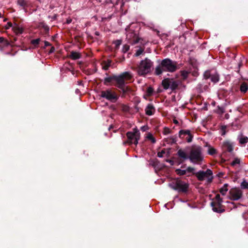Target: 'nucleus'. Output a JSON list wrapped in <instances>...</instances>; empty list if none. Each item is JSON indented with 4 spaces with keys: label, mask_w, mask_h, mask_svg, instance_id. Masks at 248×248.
<instances>
[{
    "label": "nucleus",
    "mask_w": 248,
    "mask_h": 248,
    "mask_svg": "<svg viewBox=\"0 0 248 248\" xmlns=\"http://www.w3.org/2000/svg\"><path fill=\"white\" fill-rule=\"evenodd\" d=\"M3 43L5 46H8L9 42L8 40H5L3 37H0V43Z\"/></svg>",
    "instance_id": "obj_33"
},
{
    "label": "nucleus",
    "mask_w": 248,
    "mask_h": 248,
    "mask_svg": "<svg viewBox=\"0 0 248 248\" xmlns=\"http://www.w3.org/2000/svg\"><path fill=\"white\" fill-rule=\"evenodd\" d=\"M179 137L182 139H185L187 142H191L192 141L193 135L189 130L182 129L179 132Z\"/></svg>",
    "instance_id": "obj_11"
},
{
    "label": "nucleus",
    "mask_w": 248,
    "mask_h": 248,
    "mask_svg": "<svg viewBox=\"0 0 248 248\" xmlns=\"http://www.w3.org/2000/svg\"><path fill=\"white\" fill-rule=\"evenodd\" d=\"M130 46L128 45H124L123 47L122 51L124 53H126L129 49Z\"/></svg>",
    "instance_id": "obj_36"
},
{
    "label": "nucleus",
    "mask_w": 248,
    "mask_h": 248,
    "mask_svg": "<svg viewBox=\"0 0 248 248\" xmlns=\"http://www.w3.org/2000/svg\"><path fill=\"white\" fill-rule=\"evenodd\" d=\"M178 69L177 62L169 58L162 60L155 71V74L159 76L164 72H174Z\"/></svg>",
    "instance_id": "obj_3"
},
{
    "label": "nucleus",
    "mask_w": 248,
    "mask_h": 248,
    "mask_svg": "<svg viewBox=\"0 0 248 248\" xmlns=\"http://www.w3.org/2000/svg\"><path fill=\"white\" fill-rule=\"evenodd\" d=\"M248 142V138L246 136L241 137L239 140L240 143L243 144Z\"/></svg>",
    "instance_id": "obj_29"
},
{
    "label": "nucleus",
    "mask_w": 248,
    "mask_h": 248,
    "mask_svg": "<svg viewBox=\"0 0 248 248\" xmlns=\"http://www.w3.org/2000/svg\"><path fill=\"white\" fill-rule=\"evenodd\" d=\"M104 61L106 62V63H108V65H109V66H110L111 64L112 63V61L111 60L108 59L107 61Z\"/></svg>",
    "instance_id": "obj_51"
},
{
    "label": "nucleus",
    "mask_w": 248,
    "mask_h": 248,
    "mask_svg": "<svg viewBox=\"0 0 248 248\" xmlns=\"http://www.w3.org/2000/svg\"><path fill=\"white\" fill-rule=\"evenodd\" d=\"M13 27V26L12 23L11 22H9L7 23V25L5 26V29H8L10 27Z\"/></svg>",
    "instance_id": "obj_45"
},
{
    "label": "nucleus",
    "mask_w": 248,
    "mask_h": 248,
    "mask_svg": "<svg viewBox=\"0 0 248 248\" xmlns=\"http://www.w3.org/2000/svg\"><path fill=\"white\" fill-rule=\"evenodd\" d=\"M171 132V130L170 128H169L168 127H165L163 129V133L164 135H167V134L170 133Z\"/></svg>",
    "instance_id": "obj_34"
},
{
    "label": "nucleus",
    "mask_w": 248,
    "mask_h": 248,
    "mask_svg": "<svg viewBox=\"0 0 248 248\" xmlns=\"http://www.w3.org/2000/svg\"><path fill=\"white\" fill-rule=\"evenodd\" d=\"M95 34L96 35V36H99L100 35V33L98 31H95Z\"/></svg>",
    "instance_id": "obj_56"
},
{
    "label": "nucleus",
    "mask_w": 248,
    "mask_h": 248,
    "mask_svg": "<svg viewBox=\"0 0 248 248\" xmlns=\"http://www.w3.org/2000/svg\"><path fill=\"white\" fill-rule=\"evenodd\" d=\"M44 43H45V46L43 47V48H44V49L46 48V46H51V44L49 42H47L46 41H45L44 42Z\"/></svg>",
    "instance_id": "obj_46"
},
{
    "label": "nucleus",
    "mask_w": 248,
    "mask_h": 248,
    "mask_svg": "<svg viewBox=\"0 0 248 248\" xmlns=\"http://www.w3.org/2000/svg\"><path fill=\"white\" fill-rule=\"evenodd\" d=\"M228 186L229 185L228 184H225L223 186L219 189V192L222 195H225L226 194L227 191L228 190Z\"/></svg>",
    "instance_id": "obj_23"
},
{
    "label": "nucleus",
    "mask_w": 248,
    "mask_h": 248,
    "mask_svg": "<svg viewBox=\"0 0 248 248\" xmlns=\"http://www.w3.org/2000/svg\"><path fill=\"white\" fill-rule=\"evenodd\" d=\"M226 126L225 125H223L221 126V131H222V134H221V135L223 136L224 135H225L226 134Z\"/></svg>",
    "instance_id": "obj_43"
},
{
    "label": "nucleus",
    "mask_w": 248,
    "mask_h": 248,
    "mask_svg": "<svg viewBox=\"0 0 248 248\" xmlns=\"http://www.w3.org/2000/svg\"><path fill=\"white\" fill-rule=\"evenodd\" d=\"M176 173L177 175H179L180 176H182L184 175H185L186 172V170H183L180 169H178L175 170Z\"/></svg>",
    "instance_id": "obj_28"
},
{
    "label": "nucleus",
    "mask_w": 248,
    "mask_h": 248,
    "mask_svg": "<svg viewBox=\"0 0 248 248\" xmlns=\"http://www.w3.org/2000/svg\"><path fill=\"white\" fill-rule=\"evenodd\" d=\"M18 19V16H14V26L12 28V30L16 35L22 34L23 32L24 29V27L22 24L20 22L17 23Z\"/></svg>",
    "instance_id": "obj_10"
},
{
    "label": "nucleus",
    "mask_w": 248,
    "mask_h": 248,
    "mask_svg": "<svg viewBox=\"0 0 248 248\" xmlns=\"http://www.w3.org/2000/svg\"><path fill=\"white\" fill-rule=\"evenodd\" d=\"M100 96L112 102H115L118 99L116 93L110 89L101 92Z\"/></svg>",
    "instance_id": "obj_8"
},
{
    "label": "nucleus",
    "mask_w": 248,
    "mask_h": 248,
    "mask_svg": "<svg viewBox=\"0 0 248 248\" xmlns=\"http://www.w3.org/2000/svg\"><path fill=\"white\" fill-rule=\"evenodd\" d=\"M173 122L174 124H179L178 121L176 119H175L173 120Z\"/></svg>",
    "instance_id": "obj_53"
},
{
    "label": "nucleus",
    "mask_w": 248,
    "mask_h": 248,
    "mask_svg": "<svg viewBox=\"0 0 248 248\" xmlns=\"http://www.w3.org/2000/svg\"><path fill=\"white\" fill-rule=\"evenodd\" d=\"M164 140L168 144H172L176 143L177 141V137L176 135H175L170 138H166Z\"/></svg>",
    "instance_id": "obj_19"
},
{
    "label": "nucleus",
    "mask_w": 248,
    "mask_h": 248,
    "mask_svg": "<svg viewBox=\"0 0 248 248\" xmlns=\"http://www.w3.org/2000/svg\"><path fill=\"white\" fill-rule=\"evenodd\" d=\"M248 90V84L245 82L242 83L241 84L240 87V91L242 93H245L247 92Z\"/></svg>",
    "instance_id": "obj_22"
},
{
    "label": "nucleus",
    "mask_w": 248,
    "mask_h": 248,
    "mask_svg": "<svg viewBox=\"0 0 248 248\" xmlns=\"http://www.w3.org/2000/svg\"><path fill=\"white\" fill-rule=\"evenodd\" d=\"M176 155L178 158H176V160L179 164L183 163L187 159H189L191 163L201 164L203 159L202 149L199 146H192L189 155L182 149L178 150Z\"/></svg>",
    "instance_id": "obj_2"
},
{
    "label": "nucleus",
    "mask_w": 248,
    "mask_h": 248,
    "mask_svg": "<svg viewBox=\"0 0 248 248\" xmlns=\"http://www.w3.org/2000/svg\"><path fill=\"white\" fill-rule=\"evenodd\" d=\"M222 202H211V206L213 211L218 213H222L225 212L224 206L222 205Z\"/></svg>",
    "instance_id": "obj_13"
},
{
    "label": "nucleus",
    "mask_w": 248,
    "mask_h": 248,
    "mask_svg": "<svg viewBox=\"0 0 248 248\" xmlns=\"http://www.w3.org/2000/svg\"><path fill=\"white\" fill-rule=\"evenodd\" d=\"M219 109L220 110V112L221 113H223L224 112V109L223 108H219Z\"/></svg>",
    "instance_id": "obj_55"
},
{
    "label": "nucleus",
    "mask_w": 248,
    "mask_h": 248,
    "mask_svg": "<svg viewBox=\"0 0 248 248\" xmlns=\"http://www.w3.org/2000/svg\"><path fill=\"white\" fill-rule=\"evenodd\" d=\"M211 74H210V72L206 71L204 74V77L205 79H208L211 78Z\"/></svg>",
    "instance_id": "obj_39"
},
{
    "label": "nucleus",
    "mask_w": 248,
    "mask_h": 248,
    "mask_svg": "<svg viewBox=\"0 0 248 248\" xmlns=\"http://www.w3.org/2000/svg\"><path fill=\"white\" fill-rule=\"evenodd\" d=\"M18 3L21 6H25L27 3L26 0H18Z\"/></svg>",
    "instance_id": "obj_37"
},
{
    "label": "nucleus",
    "mask_w": 248,
    "mask_h": 248,
    "mask_svg": "<svg viewBox=\"0 0 248 248\" xmlns=\"http://www.w3.org/2000/svg\"><path fill=\"white\" fill-rule=\"evenodd\" d=\"M165 153V151L162 150L161 152H158L157 153V156L159 157H163V154H164Z\"/></svg>",
    "instance_id": "obj_44"
},
{
    "label": "nucleus",
    "mask_w": 248,
    "mask_h": 248,
    "mask_svg": "<svg viewBox=\"0 0 248 248\" xmlns=\"http://www.w3.org/2000/svg\"><path fill=\"white\" fill-rule=\"evenodd\" d=\"M113 44L115 45V49L117 50L119 48L120 46L122 44V40H116L114 41H113Z\"/></svg>",
    "instance_id": "obj_27"
},
{
    "label": "nucleus",
    "mask_w": 248,
    "mask_h": 248,
    "mask_svg": "<svg viewBox=\"0 0 248 248\" xmlns=\"http://www.w3.org/2000/svg\"><path fill=\"white\" fill-rule=\"evenodd\" d=\"M111 17V16H109V18L110 19Z\"/></svg>",
    "instance_id": "obj_60"
},
{
    "label": "nucleus",
    "mask_w": 248,
    "mask_h": 248,
    "mask_svg": "<svg viewBox=\"0 0 248 248\" xmlns=\"http://www.w3.org/2000/svg\"><path fill=\"white\" fill-rule=\"evenodd\" d=\"M181 75L184 79H186L188 76V72L186 71H182L181 72Z\"/></svg>",
    "instance_id": "obj_40"
},
{
    "label": "nucleus",
    "mask_w": 248,
    "mask_h": 248,
    "mask_svg": "<svg viewBox=\"0 0 248 248\" xmlns=\"http://www.w3.org/2000/svg\"><path fill=\"white\" fill-rule=\"evenodd\" d=\"M207 178H208L207 182L209 183H211L212 182V181H213V176L212 175L208 176V177H207Z\"/></svg>",
    "instance_id": "obj_47"
},
{
    "label": "nucleus",
    "mask_w": 248,
    "mask_h": 248,
    "mask_svg": "<svg viewBox=\"0 0 248 248\" xmlns=\"http://www.w3.org/2000/svg\"><path fill=\"white\" fill-rule=\"evenodd\" d=\"M152 165H153V166H155L154 163L152 164Z\"/></svg>",
    "instance_id": "obj_58"
},
{
    "label": "nucleus",
    "mask_w": 248,
    "mask_h": 248,
    "mask_svg": "<svg viewBox=\"0 0 248 248\" xmlns=\"http://www.w3.org/2000/svg\"><path fill=\"white\" fill-rule=\"evenodd\" d=\"M173 189L177 190L179 193H186L188 191L189 184L180 180L176 178L169 185Z\"/></svg>",
    "instance_id": "obj_6"
},
{
    "label": "nucleus",
    "mask_w": 248,
    "mask_h": 248,
    "mask_svg": "<svg viewBox=\"0 0 248 248\" xmlns=\"http://www.w3.org/2000/svg\"><path fill=\"white\" fill-rule=\"evenodd\" d=\"M53 18H53V19H55L56 18V16H53Z\"/></svg>",
    "instance_id": "obj_57"
},
{
    "label": "nucleus",
    "mask_w": 248,
    "mask_h": 248,
    "mask_svg": "<svg viewBox=\"0 0 248 248\" xmlns=\"http://www.w3.org/2000/svg\"><path fill=\"white\" fill-rule=\"evenodd\" d=\"M153 92L154 90L152 87H150L147 88V93L149 95H152L153 93Z\"/></svg>",
    "instance_id": "obj_41"
},
{
    "label": "nucleus",
    "mask_w": 248,
    "mask_h": 248,
    "mask_svg": "<svg viewBox=\"0 0 248 248\" xmlns=\"http://www.w3.org/2000/svg\"><path fill=\"white\" fill-rule=\"evenodd\" d=\"M240 163V160L238 158H235L233 161L231 163V165L232 166H234L236 164H239Z\"/></svg>",
    "instance_id": "obj_31"
},
{
    "label": "nucleus",
    "mask_w": 248,
    "mask_h": 248,
    "mask_svg": "<svg viewBox=\"0 0 248 248\" xmlns=\"http://www.w3.org/2000/svg\"><path fill=\"white\" fill-rule=\"evenodd\" d=\"M210 78L213 82L217 83L219 79V75L217 73L212 74Z\"/></svg>",
    "instance_id": "obj_21"
},
{
    "label": "nucleus",
    "mask_w": 248,
    "mask_h": 248,
    "mask_svg": "<svg viewBox=\"0 0 248 248\" xmlns=\"http://www.w3.org/2000/svg\"><path fill=\"white\" fill-rule=\"evenodd\" d=\"M0 16H1V14L0 13Z\"/></svg>",
    "instance_id": "obj_62"
},
{
    "label": "nucleus",
    "mask_w": 248,
    "mask_h": 248,
    "mask_svg": "<svg viewBox=\"0 0 248 248\" xmlns=\"http://www.w3.org/2000/svg\"><path fill=\"white\" fill-rule=\"evenodd\" d=\"M224 173H222V172H219L218 174H217V176L219 177H222Z\"/></svg>",
    "instance_id": "obj_54"
},
{
    "label": "nucleus",
    "mask_w": 248,
    "mask_h": 248,
    "mask_svg": "<svg viewBox=\"0 0 248 248\" xmlns=\"http://www.w3.org/2000/svg\"><path fill=\"white\" fill-rule=\"evenodd\" d=\"M101 65L102 66V69L105 70H108L110 67L109 65H108V63H106V62L103 61Z\"/></svg>",
    "instance_id": "obj_30"
},
{
    "label": "nucleus",
    "mask_w": 248,
    "mask_h": 248,
    "mask_svg": "<svg viewBox=\"0 0 248 248\" xmlns=\"http://www.w3.org/2000/svg\"><path fill=\"white\" fill-rule=\"evenodd\" d=\"M140 129L142 131H146L148 129V126L145 125L141 127Z\"/></svg>",
    "instance_id": "obj_49"
},
{
    "label": "nucleus",
    "mask_w": 248,
    "mask_h": 248,
    "mask_svg": "<svg viewBox=\"0 0 248 248\" xmlns=\"http://www.w3.org/2000/svg\"><path fill=\"white\" fill-rule=\"evenodd\" d=\"M145 110V113L147 115L151 116L155 113V109L153 104H149L146 107Z\"/></svg>",
    "instance_id": "obj_15"
},
{
    "label": "nucleus",
    "mask_w": 248,
    "mask_h": 248,
    "mask_svg": "<svg viewBox=\"0 0 248 248\" xmlns=\"http://www.w3.org/2000/svg\"><path fill=\"white\" fill-rule=\"evenodd\" d=\"M146 138L148 140H151V141L153 143H155L156 142L155 138L150 133H148Z\"/></svg>",
    "instance_id": "obj_26"
},
{
    "label": "nucleus",
    "mask_w": 248,
    "mask_h": 248,
    "mask_svg": "<svg viewBox=\"0 0 248 248\" xmlns=\"http://www.w3.org/2000/svg\"><path fill=\"white\" fill-rule=\"evenodd\" d=\"M230 199L233 201H237L241 198L242 192L238 188H232L229 191Z\"/></svg>",
    "instance_id": "obj_9"
},
{
    "label": "nucleus",
    "mask_w": 248,
    "mask_h": 248,
    "mask_svg": "<svg viewBox=\"0 0 248 248\" xmlns=\"http://www.w3.org/2000/svg\"><path fill=\"white\" fill-rule=\"evenodd\" d=\"M171 78H166L164 79L161 82L162 87L165 90H167L170 88Z\"/></svg>",
    "instance_id": "obj_17"
},
{
    "label": "nucleus",
    "mask_w": 248,
    "mask_h": 248,
    "mask_svg": "<svg viewBox=\"0 0 248 248\" xmlns=\"http://www.w3.org/2000/svg\"><path fill=\"white\" fill-rule=\"evenodd\" d=\"M154 62L149 58H146L140 61L137 67V72L139 76H145L151 72Z\"/></svg>",
    "instance_id": "obj_4"
},
{
    "label": "nucleus",
    "mask_w": 248,
    "mask_h": 248,
    "mask_svg": "<svg viewBox=\"0 0 248 248\" xmlns=\"http://www.w3.org/2000/svg\"><path fill=\"white\" fill-rule=\"evenodd\" d=\"M81 56V54L79 53L72 51L70 52L68 57L72 60H76L80 59Z\"/></svg>",
    "instance_id": "obj_18"
},
{
    "label": "nucleus",
    "mask_w": 248,
    "mask_h": 248,
    "mask_svg": "<svg viewBox=\"0 0 248 248\" xmlns=\"http://www.w3.org/2000/svg\"><path fill=\"white\" fill-rule=\"evenodd\" d=\"M38 27L40 28L43 29L44 30V32L46 34L48 33L49 30V27L47 25H46V24L45 22H41L39 23Z\"/></svg>",
    "instance_id": "obj_20"
},
{
    "label": "nucleus",
    "mask_w": 248,
    "mask_h": 248,
    "mask_svg": "<svg viewBox=\"0 0 248 248\" xmlns=\"http://www.w3.org/2000/svg\"><path fill=\"white\" fill-rule=\"evenodd\" d=\"M106 18H104V19H106ZM104 20V18H102V20Z\"/></svg>",
    "instance_id": "obj_61"
},
{
    "label": "nucleus",
    "mask_w": 248,
    "mask_h": 248,
    "mask_svg": "<svg viewBox=\"0 0 248 248\" xmlns=\"http://www.w3.org/2000/svg\"><path fill=\"white\" fill-rule=\"evenodd\" d=\"M133 76L130 72H124L119 75L112 74L109 77H106L104 79V84L108 85H113L121 90L123 95H124L131 91V89L125 84L126 81L130 80Z\"/></svg>",
    "instance_id": "obj_1"
},
{
    "label": "nucleus",
    "mask_w": 248,
    "mask_h": 248,
    "mask_svg": "<svg viewBox=\"0 0 248 248\" xmlns=\"http://www.w3.org/2000/svg\"><path fill=\"white\" fill-rule=\"evenodd\" d=\"M195 170V169L193 167H188L187 168L186 170V172H192L193 173H194L193 171H194Z\"/></svg>",
    "instance_id": "obj_42"
},
{
    "label": "nucleus",
    "mask_w": 248,
    "mask_h": 248,
    "mask_svg": "<svg viewBox=\"0 0 248 248\" xmlns=\"http://www.w3.org/2000/svg\"><path fill=\"white\" fill-rule=\"evenodd\" d=\"M72 22V19L70 18H68V19H67L66 20V23L67 24H70L71 22Z\"/></svg>",
    "instance_id": "obj_52"
},
{
    "label": "nucleus",
    "mask_w": 248,
    "mask_h": 248,
    "mask_svg": "<svg viewBox=\"0 0 248 248\" xmlns=\"http://www.w3.org/2000/svg\"><path fill=\"white\" fill-rule=\"evenodd\" d=\"M4 16H0V17H3Z\"/></svg>",
    "instance_id": "obj_63"
},
{
    "label": "nucleus",
    "mask_w": 248,
    "mask_h": 248,
    "mask_svg": "<svg viewBox=\"0 0 248 248\" xmlns=\"http://www.w3.org/2000/svg\"><path fill=\"white\" fill-rule=\"evenodd\" d=\"M195 175L198 180L199 181H203L205 177L213 175L212 171L210 169H207L205 171L200 170L196 173H193Z\"/></svg>",
    "instance_id": "obj_12"
},
{
    "label": "nucleus",
    "mask_w": 248,
    "mask_h": 248,
    "mask_svg": "<svg viewBox=\"0 0 248 248\" xmlns=\"http://www.w3.org/2000/svg\"><path fill=\"white\" fill-rule=\"evenodd\" d=\"M134 132H128L126 133L128 142L129 144H134L137 145L138 143V141L140 139V132L137 128L133 129Z\"/></svg>",
    "instance_id": "obj_7"
},
{
    "label": "nucleus",
    "mask_w": 248,
    "mask_h": 248,
    "mask_svg": "<svg viewBox=\"0 0 248 248\" xmlns=\"http://www.w3.org/2000/svg\"><path fill=\"white\" fill-rule=\"evenodd\" d=\"M241 186L242 188L248 189V183L245 181H243L241 184Z\"/></svg>",
    "instance_id": "obj_32"
},
{
    "label": "nucleus",
    "mask_w": 248,
    "mask_h": 248,
    "mask_svg": "<svg viewBox=\"0 0 248 248\" xmlns=\"http://www.w3.org/2000/svg\"><path fill=\"white\" fill-rule=\"evenodd\" d=\"M221 148L224 153H232L233 150V144L229 140L224 141L222 142Z\"/></svg>",
    "instance_id": "obj_14"
},
{
    "label": "nucleus",
    "mask_w": 248,
    "mask_h": 248,
    "mask_svg": "<svg viewBox=\"0 0 248 248\" xmlns=\"http://www.w3.org/2000/svg\"><path fill=\"white\" fill-rule=\"evenodd\" d=\"M166 162H169V163H170V164L172 166L174 165V162L173 160L172 159H166Z\"/></svg>",
    "instance_id": "obj_48"
},
{
    "label": "nucleus",
    "mask_w": 248,
    "mask_h": 248,
    "mask_svg": "<svg viewBox=\"0 0 248 248\" xmlns=\"http://www.w3.org/2000/svg\"><path fill=\"white\" fill-rule=\"evenodd\" d=\"M55 47L54 46H51L49 51V54H50V53H53V52H54L55 51Z\"/></svg>",
    "instance_id": "obj_50"
},
{
    "label": "nucleus",
    "mask_w": 248,
    "mask_h": 248,
    "mask_svg": "<svg viewBox=\"0 0 248 248\" xmlns=\"http://www.w3.org/2000/svg\"><path fill=\"white\" fill-rule=\"evenodd\" d=\"M209 155H213L217 153V150L213 147L209 146L208 150Z\"/></svg>",
    "instance_id": "obj_25"
},
{
    "label": "nucleus",
    "mask_w": 248,
    "mask_h": 248,
    "mask_svg": "<svg viewBox=\"0 0 248 248\" xmlns=\"http://www.w3.org/2000/svg\"><path fill=\"white\" fill-rule=\"evenodd\" d=\"M40 41L41 39L40 38H37L36 39L31 40V43L34 46L35 48H36L38 46Z\"/></svg>",
    "instance_id": "obj_24"
},
{
    "label": "nucleus",
    "mask_w": 248,
    "mask_h": 248,
    "mask_svg": "<svg viewBox=\"0 0 248 248\" xmlns=\"http://www.w3.org/2000/svg\"><path fill=\"white\" fill-rule=\"evenodd\" d=\"M216 201L215 202H223L222 199L220 198V195L217 194L215 196Z\"/></svg>",
    "instance_id": "obj_35"
},
{
    "label": "nucleus",
    "mask_w": 248,
    "mask_h": 248,
    "mask_svg": "<svg viewBox=\"0 0 248 248\" xmlns=\"http://www.w3.org/2000/svg\"><path fill=\"white\" fill-rule=\"evenodd\" d=\"M170 89L174 91L178 88V86L181 83L179 80H174L173 78H171Z\"/></svg>",
    "instance_id": "obj_16"
},
{
    "label": "nucleus",
    "mask_w": 248,
    "mask_h": 248,
    "mask_svg": "<svg viewBox=\"0 0 248 248\" xmlns=\"http://www.w3.org/2000/svg\"><path fill=\"white\" fill-rule=\"evenodd\" d=\"M134 23H132L129 26L125 28L126 32V39L128 42L132 45L137 44L139 42L140 38L139 37V31H134L132 29L133 27Z\"/></svg>",
    "instance_id": "obj_5"
},
{
    "label": "nucleus",
    "mask_w": 248,
    "mask_h": 248,
    "mask_svg": "<svg viewBox=\"0 0 248 248\" xmlns=\"http://www.w3.org/2000/svg\"><path fill=\"white\" fill-rule=\"evenodd\" d=\"M6 19H3V21H6Z\"/></svg>",
    "instance_id": "obj_59"
},
{
    "label": "nucleus",
    "mask_w": 248,
    "mask_h": 248,
    "mask_svg": "<svg viewBox=\"0 0 248 248\" xmlns=\"http://www.w3.org/2000/svg\"><path fill=\"white\" fill-rule=\"evenodd\" d=\"M143 51H144V49L142 48H140L139 49H138L136 51V53H135V55L136 56H139L140 54H141L143 53Z\"/></svg>",
    "instance_id": "obj_38"
}]
</instances>
